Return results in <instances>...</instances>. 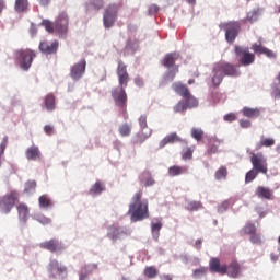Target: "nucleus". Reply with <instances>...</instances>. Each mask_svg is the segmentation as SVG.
I'll return each mask as SVG.
<instances>
[{
  "label": "nucleus",
  "mask_w": 280,
  "mask_h": 280,
  "mask_svg": "<svg viewBox=\"0 0 280 280\" xmlns=\"http://www.w3.org/2000/svg\"><path fill=\"white\" fill-rule=\"evenodd\" d=\"M116 75L118 78V88L112 90V97L118 108L126 110L128 108L126 88L128 86V82H130V74L128 73V66L121 59L118 60Z\"/></svg>",
  "instance_id": "nucleus-1"
},
{
  "label": "nucleus",
  "mask_w": 280,
  "mask_h": 280,
  "mask_svg": "<svg viewBox=\"0 0 280 280\" xmlns=\"http://www.w3.org/2000/svg\"><path fill=\"white\" fill-rule=\"evenodd\" d=\"M128 213L131 222H141L150 218V203L148 199H143V190H138L132 195Z\"/></svg>",
  "instance_id": "nucleus-2"
},
{
  "label": "nucleus",
  "mask_w": 280,
  "mask_h": 280,
  "mask_svg": "<svg viewBox=\"0 0 280 280\" xmlns=\"http://www.w3.org/2000/svg\"><path fill=\"white\" fill-rule=\"evenodd\" d=\"M224 75H228L229 78L240 77V66L230 62H221L214 66L212 77L213 86H220V84H222V81L224 80Z\"/></svg>",
  "instance_id": "nucleus-3"
},
{
  "label": "nucleus",
  "mask_w": 280,
  "mask_h": 280,
  "mask_svg": "<svg viewBox=\"0 0 280 280\" xmlns=\"http://www.w3.org/2000/svg\"><path fill=\"white\" fill-rule=\"evenodd\" d=\"M13 56L15 60L20 62L21 69H23V71H28L34 62V58H36V51L30 48H21L14 50Z\"/></svg>",
  "instance_id": "nucleus-4"
},
{
  "label": "nucleus",
  "mask_w": 280,
  "mask_h": 280,
  "mask_svg": "<svg viewBox=\"0 0 280 280\" xmlns=\"http://www.w3.org/2000/svg\"><path fill=\"white\" fill-rule=\"evenodd\" d=\"M219 27L225 32V40L230 43V45L235 43V38L240 36V30H242L240 22H223Z\"/></svg>",
  "instance_id": "nucleus-5"
},
{
  "label": "nucleus",
  "mask_w": 280,
  "mask_h": 280,
  "mask_svg": "<svg viewBox=\"0 0 280 280\" xmlns=\"http://www.w3.org/2000/svg\"><path fill=\"white\" fill-rule=\"evenodd\" d=\"M234 51L236 54V58L243 67H249L255 62V52H250L248 47L244 46H235Z\"/></svg>",
  "instance_id": "nucleus-6"
},
{
  "label": "nucleus",
  "mask_w": 280,
  "mask_h": 280,
  "mask_svg": "<svg viewBox=\"0 0 280 280\" xmlns=\"http://www.w3.org/2000/svg\"><path fill=\"white\" fill-rule=\"evenodd\" d=\"M16 200H19V192L11 191L0 198V211L2 213H10L12 209H14V205H16Z\"/></svg>",
  "instance_id": "nucleus-7"
},
{
  "label": "nucleus",
  "mask_w": 280,
  "mask_h": 280,
  "mask_svg": "<svg viewBox=\"0 0 280 280\" xmlns=\"http://www.w3.org/2000/svg\"><path fill=\"white\" fill-rule=\"evenodd\" d=\"M139 126L141 128V132H139L136 136L135 143H143L147 141V139H150L152 137V129L148 128V116L141 115L139 117Z\"/></svg>",
  "instance_id": "nucleus-8"
},
{
  "label": "nucleus",
  "mask_w": 280,
  "mask_h": 280,
  "mask_svg": "<svg viewBox=\"0 0 280 280\" xmlns=\"http://www.w3.org/2000/svg\"><path fill=\"white\" fill-rule=\"evenodd\" d=\"M250 163L259 174H268V160L264 156V153H253Z\"/></svg>",
  "instance_id": "nucleus-9"
},
{
  "label": "nucleus",
  "mask_w": 280,
  "mask_h": 280,
  "mask_svg": "<svg viewBox=\"0 0 280 280\" xmlns=\"http://www.w3.org/2000/svg\"><path fill=\"white\" fill-rule=\"evenodd\" d=\"M117 12H119L117 4H110L106 8L103 16V23L107 30L115 25V22L117 21Z\"/></svg>",
  "instance_id": "nucleus-10"
},
{
  "label": "nucleus",
  "mask_w": 280,
  "mask_h": 280,
  "mask_svg": "<svg viewBox=\"0 0 280 280\" xmlns=\"http://www.w3.org/2000/svg\"><path fill=\"white\" fill-rule=\"evenodd\" d=\"M55 32L57 34H67L69 32V15L61 12L55 21Z\"/></svg>",
  "instance_id": "nucleus-11"
},
{
  "label": "nucleus",
  "mask_w": 280,
  "mask_h": 280,
  "mask_svg": "<svg viewBox=\"0 0 280 280\" xmlns=\"http://www.w3.org/2000/svg\"><path fill=\"white\" fill-rule=\"evenodd\" d=\"M39 248H43L44 250H49V253H62V250H65L62 242L56 238H51L49 241L40 243Z\"/></svg>",
  "instance_id": "nucleus-12"
},
{
  "label": "nucleus",
  "mask_w": 280,
  "mask_h": 280,
  "mask_svg": "<svg viewBox=\"0 0 280 280\" xmlns=\"http://www.w3.org/2000/svg\"><path fill=\"white\" fill-rule=\"evenodd\" d=\"M107 237H109L112 242H117V240H121V237H128V231L121 226L110 225L107 229Z\"/></svg>",
  "instance_id": "nucleus-13"
},
{
  "label": "nucleus",
  "mask_w": 280,
  "mask_h": 280,
  "mask_svg": "<svg viewBox=\"0 0 280 280\" xmlns=\"http://www.w3.org/2000/svg\"><path fill=\"white\" fill-rule=\"evenodd\" d=\"M58 47H60V44L58 43V40H55L52 43L44 40L39 43L38 49L45 56H51L58 52Z\"/></svg>",
  "instance_id": "nucleus-14"
},
{
  "label": "nucleus",
  "mask_w": 280,
  "mask_h": 280,
  "mask_svg": "<svg viewBox=\"0 0 280 280\" xmlns=\"http://www.w3.org/2000/svg\"><path fill=\"white\" fill-rule=\"evenodd\" d=\"M86 72V59H82L80 62L74 63L70 69V78L72 80H80Z\"/></svg>",
  "instance_id": "nucleus-15"
},
{
  "label": "nucleus",
  "mask_w": 280,
  "mask_h": 280,
  "mask_svg": "<svg viewBox=\"0 0 280 280\" xmlns=\"http://www.w3.org/2000/svg\"><path fill=\"white\" fill-rule=\"evenodd\" d=\"M210 272H218L219 275H226L229 266L220 265V258H211L209 261Z\"/></svg>",
  "instance_id": "nucleus-16"
},
{
  "label": "nucleus",
  "mask_w": 280,
  "mask_h": 280,
  "mask_svg": "<svg viewBox=\"0 0 280 280\" xmlns=\"http://www.w3.org/2000/svg\"><path fill=\"white\" fill-rule=\"evenodd\" d=\"M178 58H180V55H178V52H168L164 56L162 65L166 69H170L171 67H173L174 69V67H177L176 60H178Z\"/></svg>",
  "instance_id": "nucleus-17"
},
{
  "label": "nucleus",
  "mask_w": 280,
  "mask_h": 280,
  "mask_svg": "<svg viewBox=\"0 0 280 280\" xmlns=\"http://www.w3.org/2000/svg\"><path fill=\"white\" fill-rule=\"evenodd\" d=\"M255 196L265 200H272V198H275L273 191L270 188L264 186H258L256 188Z\"/></svg>",
  "instance_id": "nucleus-18"
},
{
  "label": "nucleus",
  "mask_w": 280,
  "mask_h": 280,
  "mask_svg": "<svg viewBox=\"0 0 280 280\" xmlns=\"http://www.w3.org/2000/svg\"><path fill=\"white\" fill-rule=\"evenodd\" d=\"M183 141L182 138H179L178 133L172 132L163 138V140L160 141V149L165 148V145H170V143H180Z\"/></svg>",
  "instance_id": "nucleus-19"
},
{
  "label": "nucleus",
  "mask_w": 280,
  "mask_h": 280,
  "mask_svg": "<svg viewBox=\"0 0 280 280\" xmlns=\"http://www.w3.org/2000/svg\"><path fill=\"white\" fill-rule=\"evenodd\" d=\"M242 272V266L236 260H233L229 264L226 275H229L232 279H237L240 273Z\"/></svg>",
  "instance_id": "nucleus-20"
},
{
  "label": "nucleus",
  "mask_w": 280,
  "mask_h": 280,
  "mask_svg": "<svg viewBox=\"0 0 280 280\" xmlns=\"http://www.w3.org/2000/svg\"><path fill=\"white\" fill-rule=\"evenodd\" d=\"M97 270V264H88L81 267V272L79 275V280L89 279V275H93Z\"/></svg>",
  "instance_id": "nucleus-21"
},
{
  "label": "nucleus",
  "mask_w": 280,
  "mask_h": 280,
  "mask_svg": "<svg viewBox=\"0 0 280 280\" xmlns=\"http://www.w3.org/2000/svg\"><path fill=\"white\" fill-rule=\"evenodd\" d=\"M252 49L254 54H264L267 58H277V54L275 51L261 46V44H253Z\"/></svg>",
  "instance_id": "nucleus-22"
},
{
  "label": "nucleus",
  "mask_w": 280,
  "mask_h": 280,
  "mask_svg": "<svg viewBox=\"0 0 280 280\" xmlns=\"http://www.w3.org/2000/svg\"><path fill=\"white\" fill-rule=\"evenodd\" d=\"M176 73H178V66H174V68L165 72L162 81L160 82V86H165L166 84H170V82H174Z\"/></svg>",
  "instance_id": "nucleus-23"
},
{
  "label": "nucleus",
  "mask_w": 280,
  "mask_h": 280,
  "mask_svg": "<svg viewBox=\"0 0 280 280\" xmlns=\"http://www.w3.org/2000/svg\"><path fill=\"white\" fill-rule=\"evenodd\" d=\"M140 183H143L144 187H152L156 184V180H154V177H152V173L150 171H144L139 176Z\"/></svg>",
  "instance_id": "nucleus-24"
},
{
  "label": "nucleus",
  "mask_w": 280,
  "mask_h": 280,
  "mask_svg": "<svg viewBox=\"0 0 280 280\" xmlns=\"http://www.w3.org/2000/svg\"><path fill=\"white\" fill-rule=\"evenodd\" d=\"M187 172H189V167L187 166L173 165L168 167V176H171L172 178H174L175 176L187 174Z\"/></svg>",
  "instance_id": "nucleus-25"
},
{
  "label": "nucleus",
  "mask_w": 280,
  "mask_h": 280,
  "mask_svg": "<svg viewBox=\"0 0 280 280\" xmlns=\"http://www.w3.org/2000/svg\"><path fill=\"white\" fill-rule=\"evenodd\" d=\"M18 214H19V220L21 222H27V219L30 218V208L25 203H20L18 205Z\"/></svg>",
  "instance_id": "nucleus-26"
},
{
  "label": "nucleus",
  "mask_w": 280,
  "mask_h": 280,
  "mask_svg": "<svg viewBox=\"0 0 280 280\" xmlns=\"http://www.w3.org/2000/svg\"><path fill=\"white\" fill-rule=\"evenodd\" d=\"M14 10L18 14H23L30 10V0H15Z\"/></svg>",
  "instance_id": "nucleus-27"
},
{
  "label": "nucleus",
  "mask_w": 280,
  "mask_h": 280,
  "mask_svg": "<svg viewBox=\"0 0 280 280\" xmlns=\"http://www.w3.org/2000/svg\"><path fill=\"white\" fill-rule=\"evenodd\" d=\"M28 161H38L40 159V150L38 147H31L25 152Z\"/></svg>",
  "instance_id": "nucleus-28"
},
{
  "label": "nucleus",
  "mask_w": 280,
  "mask_h": 280,
  "mask_svg": "<svg viewBox=\"0 0 280 280\" xmlns=\"http://www.w3.org/2000/svg\"><path fill=\"white\" fill-rule=\"evenodd\" d=\"M50 272H57L58 275H62L67 271V267L60 265V262L56 259L50 260L49 266H48Z\"/></svg>",
  "instance_id": "nucleus-29"
},
{
  "label": "nucleus",
  "mask_w": 280,
  "mask_h": 280,
  "mask_svg": "<svg viewBox=\"0 0 280 280\" xmlns=\"http://www.w3.org/2000/svg\"><path fill=\"white\" fill-rule=\"evenodd\" d=\"M173 91H175V93H177V95H180V97H185L186 95H189V89L187 88V85L183 84V83H173L172 85Z\"/></svg>",
  "instance_id": "nucleus-30"
},
{
  "label": "nucleus",
  "mask_w": 280,
  "mask_h": 280,
  "mask_svg": "<svg viewBox=\"0 0 280 280\" xmlns=\"http://www.w3.org/2000/svg\"><path fill=\"white\" fill-rule=\"evenodd\" d=\"M276 141L275 138L260 137V141L256 144V150H261V148H272Z\"/></svg>",
  "instance_id": "nucleus-31"
},
{
  "label": "nucleus",
  "mask_w": 280,
  "mask_h": 280,
  "mask_svg": "<svg viewBox=\"0 0 280 280\" xmlns=\"http://www.w3.org/2000/svg\"><path fill=\"white\" fill-rule=\"evenodd\" d=\"M161 229H163V223L161 222V220H156V222L153 221L151 223L152 235L153 238H155L156 241H159V237L161 235Z\"/></svg>",
  "instance_id": "nucleus-32"
},
{
  "label": "nucleus",
  "mask_w": 280,
  "mask_h": 280,
  "mask_svg": "<svg viewBox=\"0 0 280 280\" xmlns=\"http://www.w3.org/2000/svg\"><path fill=\"white\" fill-rule=\"evenodd\" d=\"M40 209H49L54 207V201L47 195H42L38 199Z\"/></svg>",
  "instance_id": "nucleus-33"
},
{
  "label": "nucleus",
  "mask_w": 280,
  "mask_h": 280,
  "mask_svg": "<svg viewBox=\"0 0 280 280\" xmlns=\"http://www.w3.org/2000/svg\"><path fill=\"white\" fill-rule=\"evenodd\" d=\"M106 187L102 182H96L91 188H90V196H100L102 191H104Z\"/></svg>",
  "instance_id": "nucleus-34"
},
{
  "label": "nucleus",
  "mask_w": 280,
  "mask_h": 280,
  "mask_svg": "<svg viewBox=\"0 0 280 280\" xmlns=\"http://www.w3.org/2000/svg\"><path fill=\"white\" fill-rule=\"evenodd\" d=\"M102 8H104V0H90L88 12H93V10L98 12Z\"/></svg>",
  "instance_id": "nucleus-35"
},
{
  "label": "nucleus",
  "mask_w": 280,
  "mask_h": 280,
  "mask_svg": "<svg viewBox=\"0 0 280 280\" xmlns=\"http://www.w3.org/2000/svg\"><path fill=\"white\" fill-rule=\"evenodd\" d=\"M44 102L47 110H56V96H54V94H48Z\"/></svg>",
  "instance_id": "nucleus-36"
},
{
  "label": "nucleus",
  "mask_w": 280,
  "mask_h": 280,
  "mask_svg": "<svg viewBox=\"0 0 280 280\" xmlns=\"http://www.w3.org/2000/svg\"><path fill=\"white\" fill-rule=\"evenodd\" d=\"M255 233H257V226L250 222H247L241 230V235H253Z\"/></svg>",
  "instance_id": "nucleus-37"
},
{
  "label": "nucleus",
  "mask_w": 280,
  "mask_h": 280,
  "mask_svg": "<svg viewBox=\"0 0 280 280\" xmlns=\"http://www.w3.org/2000/svg\"><path fill=\"white\" fill-rule=\"evenodd\" d=\"M226 176H229V168L226 166H221L215 173V180H226Z\"/></svg>",
  "instance_id": "nucleus-38"
},
{
  "label": "nucleus",
  "mask_w": 280,
  "mask_h": 280,
  "mask_svg": "<svg viewBox=\"0 0 280 280\" xmlns=\"http://www.w3.org/2000/svg\"><path fill=\"white\" fill-rule=\"evenodd\" d=\"M144 277L148 279H156V277H159V269H156L154 266L145 267Z\"/></svg>",
  "instance_id": "nucleus-39"
},
{
  "label": "nucleus",
  "mask_w": 280,
  "mask_h": 280,
  "mask_svg": "<svg viewBox=\"0 0 280 280\" xmlns=\"http://www.w3.org/2000/svg\"><path fill=\"white\" fill-rule=\"evenodd\" d=\"M184 100L187 108H196V106H198V98H195L191 93L186 95Z\"/></svg>",
  "instance_id": "nucleus-40"
},
{
  "label": "nucleus",
  "mask_w": 280,
  "mask_h": 280,
  "mask_svg": "<svg viewBox=\"0 0 280 280\" xmlns=\"http://www.w3.org/2000/svg\"><path fill=\"white\" fill-rule=\"evenodd\" d=\"M118 131L120 137H130L132 132V127H130V125L128 124H122L119 126Z\"/></svg>",
  "instance_id": "nucleus-41"
},
{
  "label": "nucleus",
  "mask_w": 280,
  "mask_h": 280,
  "mask_svg": "<svg viewBox=\"0 0 280 280\" xmlns=\"http://www.w3.org/2000/svg\"><path fill=\"white\" fill-rule=\"evenodd\" d=\"M243 115H244V117L255 118V117L259 116V109L250 108V107H244L243 108Z\"/></svg>",
  "instance_id": "nucleus-42"
},
{
  "label": "nucleus",
  "mask_w": 280,
  "mask_h": 280,
  "mask_svg": "<svg viewBox=\"0 0 280 280\" xmlns=\"http://www.w3.org/2000/svg\"><path fill=\"white\" fill-rule=\"evenodd\" d=\"M190 135L196 141H202V137H205V131L200 128H192L190 130Z\"/></svg>",
  "instance_id": "nucleus-43"
},
{
  "label": "nucleus",
  "mask_w": 280,
  "mask_h": 280,
  "mask_svg": "<svg viewBox=\"0 0 280 280\" xmlns=\"http://www.w3.org/2000/svg\"><path fill=\"white\" fill-rule=\"evenodd\" d=\"M246 21L248 23H255L256 21H259V9L248 12L246 16Z\"/></svg>",
  "instance_id": "nucleus-44"
},
{
  "label": "nucleus",
  "mask_w": 280,
  "mask_h": 280,
  "mask_svg": "<svg viewBox=\"0 0 280 280\" xmlns=\"http://www.w3.org/2000/svg\"><path fill=\"white\" fill-rule=\"evenodd\" d=\"M42 25L43 27H45L46 32H48L49 34H54V32H56V24H54L49 20H43Z\"/></svg>",
  "instance_id": "nucleus-45"
},
{
  "label": "nucleus",
  "mask_w": 280,
  "mask_h": 280,
  "mask_svg": "<svg viewBox=\"0 0 280 280\" xmlns=\"http://www.w3.org/2000/svg\"><path fill=\"white\" fill-rule=\"evenodd\" d=\"M207 275V267H200L198 269L192 270L194 279H202Z\"/></svg>",
  "instance_id": "nucleus-46"
},
{
  "label": "nucleus",
  "mask_w": 280,
  "mask_h": 280,
  "mask_svg": "<svg viewBox=\"0 0 280 280\" xmlns=\"http://www.w3.org/2000/svg\"><path fill=\"white\" fill-rule=\"evenodd\" d=\"M194 150L195 148H191V147L184 149L182 152V159L184 161H190V159H192L194 156Z\"/></svg>",
  "instance_id": "nucleus-47"
},
{
  "label": "nucleus",
  "mask_w": 280,
  "mask_h": 280,
  "mask_svg": "<svg viewBox=\"0 0 280 280\" xmlns=\"http://www.w3.org/2000/svg\"><path fill=\"white\" fill-rule=\"evenodd\" d=\"M259 172H257L256 170H250L249 172L246 173L245 175V183H253V180H255L258 176Z\"/></svg>",
  "instance_id": "nucleus-48"
},
{
  "label": "nucleus",
  "mask_w": 280,
  "mask_h": 280,
  "mask_svg": "<svg viewBox=\"0 0 280 280\" xmlns=\"http://www.w3.org/2000/svg\"><path fill=\"white\" fill-rule=\"evenodd\" d=\"M188 211H198L199 209H202V202L200 201H189L187 203Z\"/></svg>",
  "instance_id": "nucleus-49"
},
{
  "label": "nucleus",
  "mask_w": 280,
  "mask_h": 280,
  "mask_svg": "<svg viewBox=\"0 0 280 280\" xmlns=\"http://www.w3.org/2000/svg\"><path fill=\"white\" fill-rule=\"evenodd\" d=\"M218 148H220V142L210 141L207 150L208 154H218Z\"/></svg>",
  "instance_id": "nucleus-50"
},
{
  "label": "nucleus",
  "mask_w": 280,
  "mask_h": 280,
  "mask_svg": "<svg viewBox=\"0 0 280 280\" xmlns=\"http://www.w3.org/2000/svg\"><path fill=\"white\" fill-rule=\"evenodd\" d=\"M249 242H252V244L261 246V244H262L261 235L257 234V232H254V234H252L249 237Z\"/></svg>",
  "instance_id": "nucleus-51"
},
{
  "label": "nucleus",
  "mask_w": 280,
  "mask_h": 280,
  "mask_svg": "<svg viewBox=\"0 0 280 280\" xmlns=\"http://www.w3.org/2000/svg\"><path fill=\"white\" fill-rule=\"evenodd\" d=\"M185 110H187V104L183 101L174 106V113H185Z\"/></svg>",
  "instance_id": "nucleus-52"
},
{
  "label": "nucleus",
  "mask_w": 280,
  "mask_h": 280,
  "mask_svg": "<svg viewBox=\"0 0 280 280\" xmlns=\"http://www.w3.org/2000/svg\"><path fill=\"white\" fill-rule=\"evenodd\" d=\"M26 194H32V191H36V180H30L25 184Z\"/></svg>",
  "instance_id": "nucleus-53"
},
{
  "label": "nucleus",
  "mask_w": 280,
  "mask_h": 280,
  "mask_svg": "<svg viewBox=\"0 0 280 280\" xmlns=\"http://www.w3.org/2000/svg\"><path fill=\"white\" fill-rule=\"evenodd\" d=\"M224 121H228L229 124L235 121L237 119V115L233 114V113H230V114H226L224 117H223Z\"/></svg>",
  "instance_id": "nucleus-54"
},
{
  "label": "nucleus",
  "mask_w": 280,
  "mask_h": 280,
  "mask_svg": "<svg viewBox=\"0 0 280 280\" xmlns=\"http://www.w3.org/2000/svg\"><path fill=\"white\" fill-rule=\"evenodd\" d=\"M37 222H39L40 224H51V219H49L45 215H39L37 218Z\"/></svg>",
  "instance_id": "nucleus-55"
},
{
  "label": "nucleus",
  "mask_w": 280,
  "mask_h": 280,
  "mask_svg": "<svg viewBox=\"0 0 280 280\" xmlns=\"http://www.w3.org/2000/svg\"><path fill=\"white\" fill-rule=\"evenodd\" d=\"M44 132H45L46 135H48V137H51V135H54V132H55L54 126H51V125H46V126L44 127Z\"/></svg>",
  "instance_id": "nucleus-56"
},
{
  "label": "nucleus",
  "mask_w": 280,
  "mask_h": 280,
  "mask_svg": "<svg viewBox=\"0 0 280 280\" xmlns=\"http://www.w3.org/2000/svg\"><path fill=\"white\" fill-rule=\"evenodd\" d=\"M240 126H241V128H250V126H253V124L250 122V120L241 119L240 120Z\"/></svg>",
  "instance_id": "nucleus-57"
},
{
  "label": "nucleus",
  "mask_w": 280,
  "mask_h": 280,
  "mask_svg": "<svg viewBox=\"0 0 280 280\" xmlns=\"http://www.w3.org/2000/svg\"><path fill=\"white\" fill-rule=\"evenodd\" d=\"M133 82H135L136 86H139V88L143 86V79H141V77H136L133 79Z\"/></svg>",
  "instance_id": "nucleus-58"
},
{
  "label": "nucleus",
  "mask_w": 280,
  "mask_h": 280,
  "mask_svg": "<svg viewBox=\"0 0 280 280\" xmlns=\"http://www.w3.org/2000/svg\"><path fill=\"white\" fill-rule=\"evenodd\" d=\"M149 12L150 14H156V12H159V5L153 4L149 8Z\"/></svg>",
  "instance_id": "nucleus-59"
},
{
  "label": "nucleus",
  "mask_w": 280,
  "mask_h": 280,
  "mask_svg": "<svg viewBox=\"0 0 280 280\" xmlns=\"http://www.w3.org/2000/svg\"><path fill=\"white\" fill-rule=\"evenodd\" d=\"M256 211H257L259 218H266V215H268V212L261 210V208H257Z\"/></svg>",
  "instance_id": "nucleus-60"
},
{
  "label": "nucleus",
  "mask_w": 280,
  "mask_h": 280,
  "mask_svg": "<svg viewBox=\"0 0 280 280\" xmlns=\"http://www.w3.org/2000/svg\"><path fill=\"white\" fill-rule=\"evenodd\" d=\"M195 248H197V250H200V248H202V240H197L195 242Z\"/></svg>",
  "instance_id": "nucleus-61"
},
{
  "label": "nucleus",
  "mask_w": 280,
  "mask_h": 280,
  "mask_svg": "<svg viewBox=\"0 0 280 280\" xmlns=\"http://www.w3.org/2000/svg\"><path fill=\"white\" fill-rule=\"evenodd\" d=\"M5 8H7L5 0H0V14L5 10Z\"/></svg>",
  "instance_id": "nucleus-62"
},
{
  "label": "nucleus",
  "mask_w": 280,
  "mask_h": 280,
  "mask_svg": "<svg viewBox=\"0 0 280 280\" xmlns=\"http://www.w3.org/2000/svg\"><path fill=\"white\" fill-rule=\"evenodd\" d=\"M160 280H173V278H172V276H170V275H162V276L160 277Z\"/></svg>",
  "instance_id": "nucleus-63"
},
{
  "label": "nucleus",
  "mask_w": 280,
  "mask_h": 280,
  "mask_svg": "<svg viewBox=\"0 0 280 280\" xmlns=\"http://www.w3.org/2000/svg\"><path fill=\"white\" fill-rule=\"evenodd\" d=\"M272 93H273L275 97H278V98L280 97V89L279 88H275Z\"/></svg>",
  "instance_id": "nucleus-64"
}]
</instances>
